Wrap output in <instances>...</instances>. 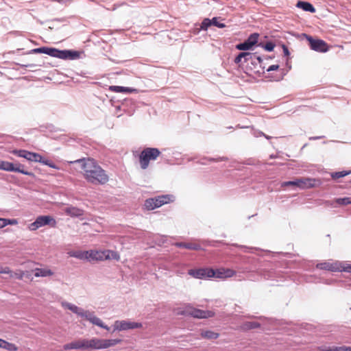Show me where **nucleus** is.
<instances>
[{"instance_id": "423d86ee", "label": "nucleus", "mask_w": 351, "mask_h": 351, "mask_svg": "<svg viewBox=\"0 0 351 351\" xmlns=\"http://www.w3.org/2000/svg\"><path fill=\"white\" fill-rule=\"evenodd\" d=\"M321 181L318 179L311 178H301L293 181L284 182L281 184L282 187L295 186L300 189H307L318 186Z\"/></svg>"}, {"instance_id": "9d476101", "label": "nucleus", "mask_w": 351, "mask_h": 351, "mask_svg": "<svg viewBox=\"0 0 351 351\" xmlns=\"http://www.w3.org/2000/svg\"><path fill=\"white\" fill-rule=\"evenodd\" d=\"M170 202H173V196L161 195L147 199L145 202V206L147 210H150L158 208Z\"/></svg>"}, {"instance_id": "ea45409f", "label": "nucleus", "mask_w": 351, "mask_h": 351, "mask_svg": "<svg viewBox=\"0 0 351 351\" xmlns=\"http://www.w3.org/2000/svg\"><path fill=\"white\" fill-rule=\"evenodd\" d=\"M274 47H275L274 44H273L271 42H269L265 44V45L264 46V48L265 50H267L268 51H271L274 50Z\"/></svg>"}, {"instance_id": "c03bdc74", "label": "nucleus", "mask_w": 351, "mask_h": 351, "mask_svg": "<svg viewBox=\"0 0 351 351\" xmlns=\"http://www.w3.org/2000/svg\"><path fill=\"white\" fill-rule=\"evenodd\" d=\"M251 56H243V58L245 59V62H247V60H249V58H251Z\"/></svg>"}, {"instance_id": "1a4fd4ad", "label": "nucleus", "mask_w": 351, "mask_h": 351, "mask_svg": "<svg viewBox=\"0 0 351 351\" xmlns=\"http://www.w3.org/2000/svg\"><path fill=\"white\" fill-rule=\"evenodd\" d=\"M45 54L60 59H75L79 56L78 52L69 50H58L55 48L46 47Z\"/></svg>"}, {"instance_id": "cd10ccee", "label": "nucleus", "mask_w": 351, "mask_h": 351, "mask_svg": "<svg viewBox=\"0 0 351 351\" xmlns=\"http://www.w3.org/2000/svg\"><path fill=\"white\" fill-rule=\"evenodd\" d=\"M18 223V221L15 219H4L0 218V228H4L7 225H16Z\"/></svg>"}, {"instance_id": "c756f323", "label": "nucleus", "mask_w": 351, "mask_h": 351, "mask_svg": "<svg viewBox=\"0 0 351 351\" xmlns=\"http://www.w3.org/2000/svg\"><path fill=\"white\" fill-rule=\"evenodd\" d=\"M350 173H351V171H341L334 172V173H331V177L332 179L337 180L340 178H343L346 176H348Z\"/></svg>"}, {"instance_id": "58836bf2", "label": "nucleus", "mask_w": 351, "mask_h": 351, "mask_svg": "<svg viewBox=\"0 0 351 351\" xmlns=\"http://www.w3.org/2000/svg\"><path fill=\"white\" fill-rule=\"evenodd\" d=\"M12 275H13V276L12 278L15 277L19 280H22L24 276V272L23 271L20 270L18 272H15V273L12 272Z\"/></svg>"}, {"instance_id": "dca6fc26", "label": "nucleus", "mask_w": 351, "mask_h": 351, "mask_svg": "<svg viewBox=\"0 0 351 351\" xmlns=\"http://www.w3.org/2000/svg\"><path fill=\"white\" fill-rule=\"evenodd\" d=\"M258 36L259 35L256 33L251 34L245 42L237 45V48L243 51L251 49L252 46L257 43Z\"/></svg>"}, {"instance_id": "a878e982", "label": "nucleus", "mask_w": 351, "mask_h": 351, "mask_svg": "<svg viewBox=\"0 0 351 351\" xmlns=\"http://www.w3.org/2000/svg\"><path fill=\"white\" fill-rule=\"evenodd\" d=\"M109 90L115 93H131L132 90L128 87H123L119 86H111Z\"/></svg>"}, {"instance_id": "c85d7f7f", "label": "nucleus", "mask_w": 351, "mask_h": 351, "mask_svg": "<svg viewBox=\"0 0 351 351\" xmlns=\"http://www.w3.org/2000/svg\"><path fill=\"white\" fill-rule=\"evenodd\" d=\"M323 351H351V347L349 346H332L329 347Z\"/></svg>"}, {"instance_id": "f8f14e48", "label": "nucleus", "mask_w": 351, "mask_h": 351, "mask_svg": "<svg viewBox=\"0 0 351 351\" xmlns=\"http://www.w3.org/2000/svg\"><path fill=\"white\" fill-rule=\"evenodd\" d=\"M24 166L19 163H12L7 161L0 160V169L7 171L19 172L24 175L33 176V173L23 169Z\"/></svg>"}, {"instance_id": "393cba45", "label": "nucleus", "mask_w": 351, "mask_h": 351, "mask_svg": "<svg viewBox=\"0 0 351 351\" xmlns=\"http://www.w3.org/2000/svg\"><path fill=\"white\" fill-rule=\"evenodd\" d=\"M1 345L0 348H4L8 351H16L18 350V348L15 344L9 343L3 339H2Z\"/></svg>"}, {"instance_id": "412c9836", "label": "nucleus", "mask_w": 351, "mask_h": 351, "mask_svg": "<svg viewBox=\"0 0 351 351\" xmlns=\"http://www.w3.org/2000/svg\"><path fill=\"white\" fill-rule=\"evenodd\" d=\"M184 247L186 249L191 250H201V246L199 244L193 242H177V247Z\"/></svg>"}, {"instance_id": "f704fd0d", "label": "nucleus", "mask_w": 351, "mask_h": 351, "mask_svg": "<svg viewBox=\"0 0 351 351\" xmlns=\"http://www.w3.org/2000/svg\"><path fill=\"white\" fill-rule=\"evenodd\" d=\"M27 152V150H24V149L14 150L12 152V153L16 155L17 156L22 157V158H26Z\"/></svg>"}, {"instance_id": "72a5a7b5", "label": "nucleus", "mask_w": 351, "mask_h": 351, "mask_svg": "<svg viewBox=\"0 0 351 351\" xmlns=\"http://www.w3.org/2000/svg\"><path fill=\"white\" fill-rule=\"evenodd\" d=\"M212 25V20L209 19H205L201 25V28L206 30Z\"/></svg>"}, {"instance_id": "39448f33", "label": "nucleus", "mask_w": 351, "mask_h": 351, "mask_svg": "<svg viewBox=\"0 0 351 351\" xmlns=\"http://www.w3.org/2000/svg\"><path fill=\"white\" fill-rule=\"evenodd\" d=\"M120 260V255L117 252L105 250H88L87 261H103L106 260Z\"/></svg>"}, {"instance_id": "79ce46f5", "label": "nucleus", "mask_w": 351, "mask_h": 351, "mask_svg": "<svg viewBox=\"0 0 351 351\" xmlns=\"http://www.w3.org/2000/svg\"><path fill=\"white\" fill-rule=\"evenodd\" d=\"M279 68V66L278 64H273L269 66L267 69V71H276L278 70Z\"/></svg>"}, {"instance_id": "f3484780", "label": "nucleus", "mask_w": 351, "mask_h": 351, "mask_svg": "<svg viewBox=\"0 0 351 351\" xmlns=\"http://www.w3.org/2000/svg\"><path fill=\"white\" fill-rule=\"evenodd\" d=\"M311 49L318 52H326L328 49L327 44L322 40H315L311 37L308 38Z\"/></svg>"}, {"instance_id": "b1692460", "label": "nucleus", "mask_w": 351, "mask_h": 351, "mask_svg": "<svg viewBox=\"0 0 351 351\" xmlns=\"http://www.w3.org/2000/svg\"><path fill=\"white\" fill-rule=\"evenodd\" d=\"M25 159H27L29 161L38 162L41 163L43 157L41 155L37 153L30 152L27 151Z\"/></svg>"}, {"instance_id": "bb28decb", "label": "nucleus", "mask_w": 351, "mask_h": 351, "mask_svg": "<svg viewBox=\"0 0 351 351\" xmlns=\"http://www.w3.org/2000/svg\"><path fill=\"white\" fill-rule=\"evenodd\" d=\"M88 251H76L70 253V256L81 260H87Z\"/></svg>"}, {"instance_id": "6e6552de", "label": "nucleus", "mask_w": 351, "mask_h": 351, "mask_svg": "<svg viewBox=\"0 0 351 351\" xmlns=\"http://www.w3.org/2000/svg\"><path fill=\"white\" fill-rule=\"evenodd\" d=\"M190 315L195 318L206 319L212 317L215 315L214 312L211 311H203L201 309L195 308L191 306H187L184 311L177 309V315Z\"/></svg>"}, {"instance_id": "20e7f679", "label": "nucleus", "mask_w": 351, "mask_h": 351, "mask_svg": "<svg viewBox=\"0 0 351 351\" xmlns=\"http://www.w3.org/2000/svg\"><path fill=\"white\" fill-rule=\"evenodd\" d=\"M161 152L158 148H144L138 156V161L141 168L142 169H147L149 166V163L152 161L157 160Z\"/></svg>"}, {"instance_id": "4468645a", "label": "nucleus", "mask_w": 351, "mask_h": 351, "mask_svg": "<svg viewBox=\"0 0 351 351\" xmlns=\"http://www.w3.org/2000/svg\"><path fill=\"white\" fill-rule=\"evenodd\" d=\"M142 327V324L138 322H133L128 320L116 321L114 324V330H126L129 329L140 328Z\"/></svg>"}, {"instance_id": "aec40b11", "label": "nucleus", "mask_w": 351, "mask_h": 351, "mask_svg": "<svg viewBox=\"0 0 351 351\" xmlns=\"http://www.w3.org/2000/svg\"><path fill=\"white\" fill-rule=\"evenodd\" d=\"M36 277H47L53 275V272L49 268H36L34 269Z\"/></svg>"}, {"instance_id": "c9c22d12", "label": "nucleus", "mask_w": 351, "mask_h": 351, "mask_svg": "<svg viewBox=\"0 0 351 351\" xmlns=\"http://www.w3.org/2000/svg\"><path fill=\"white\" fill-rule=\"evenodd\" d=\"M0 274H10V277H12V271L8 267H2L0 265Z\"/></svg>"}, {"instance_id": "e433bc0d", "label": "nucleus", "mask_w": 351, "mask_h": 351, "mask_svg": "<svg viewBox=\"0 0 351 351\" xmlns=\"http://www.w3.org/2000/svg\"><path fill=\"white\" fill-rule=\"evenodd\" d=\"M41 163L45 165H47L53 169H59L57 165H56L53 162H52L48 160H45V159L43 158Z\"/></svg>"}, {"instance_id": "7c9ffc66", "label": "nucleus", "mask_w": 351, "mask_h": 351, "mask_svg": "<svg viewBox=\"0 0 351 351\" xmlns=\"http://www.w3.org/2000/svg\"><path fill=\"white\" fill-rule=\"evenodd\" d=\"M259 326H260V324L257 322H249L245 323L243 325L242 328L245 330H249V329L256 328H258Z\"/></svg>"}, {"instance_id": "a18cd8bd", "label": "nucleus", "mask_w": 351, "mask_h": 351, "mask_svg": "<svg viewBox=\"0 0 351 351\" xmlns=\"http://www.w3.org/2000/svg\"><path fill=\"white\" fill-rule=\"evenodd\" d=\"M257 60L259 61V62H261L262 61V60H261V57H258V58H257Z\"/></svg>"}, {"instance_id": "f03ea898", "label": "nucleus", "mask_w": 351, "mask_h": 351, "mask_svg": "<svg viewBox=\"0 0 351 351\" xmlns=\"http://www.w3.org/2000/svg\"><path fill=\"white\" fill-rule=\"evenodd\" d=\"M62 306L64 308L71 311L73 313L77 314L81 317L84 318L86 320L90 322L92 324L96 325L99 327L106 329L108 330H109V328L106 325H104L102 320L100 318L95 316L93 312L84 311V309L77 306L76 305L66 302H62Z\"/></svg>"}, {"instance_id": "473e14b6", "label": "nucleus", "mask_w": 351, "mask_h": 351, "mask_svg": "<svg viewBox=\"0 0 351 351\" xmlns=\"http://www.w3.org/2000/svg\"><path fill=\"white\" fill-rule=\"evenodd\" d=\"M252 53L249 52H241L234 59V62L236 64H239L241 62V60L243 58V56H251Z\"/></svg>"}, {"instance_id": "37998d69", "label": "nucleus", "mask_w": 351, "mask_h": 351, "mask_svg": "<svg viewBox=\"0 0 351 351\" xmlns=\"http://www.w3.org/2000/svg\"><path fill=\"white\" fill-rule=\"evenodd\" d=\"M282 49H283V53H284L285 56H289V49H288L287 46L283 45H282Z\"/></svg>"}, {"instance_id": "f257e3e1", "label": "nucleus", "mask_w": 351, "mask_h": 351, "mask_svg": "<svg viewBox=\"0 0 351 351\" xmlns=\"http://www.w3.org/2000/svg\"><path fill=\"white\" fill-rule=\"evenodd\" d=\"M78 162L81 163L82 173L88 182L104 185L108 182V176L95 160L88 158Z\"/></svg>"}, {"instance_id": "5701e85b", "label": "nucleus", "mask_w": 351, "mask_h": 351, "mask_svg": "<svg viewBox=\"0 0 351 351\" xmlns=\"http://www.w3.org/2000/svg\"><path fill=\"white\" fill-rule=\"evenodd\" d=\"M200 335L204 339H216L219 337V334L211 330H202Z\"/></svg>"}, {"instance_id": "a211bd4d", "label": "nucleus", "mask_w": 351, "mask_h": 351, "mask_svg": "<svg viewBox=\"0 0 351 351\" xmlns=\"http://www.w3.org/2000/svg\"><path fill=\"white\" fill-rule=\"evenodd\" d=\"M64 350H86V339H79L64 345Z\"/></svg>"}, {"instance_id": "9b49d317", "label": "nucleus", "mask_w": 351, "mask_h": 351, "mask_svg": "<svg viewBox=\"0 0 351 351\" xmlns=\"http://www.w3.org/2000/svg\"><path fill=\"white\" fill-rule=\"evenodd\" d=\"M49 225L51 227H55L56 225V220L51 216L43 215L39 216L36 218L34 222L29 225V229L32 231L36 230L40 227Z\"/></svg>"}, {"instance_id": "ddd939ff", "label": "nucleus", "mask_w": 351, "mask_h": 351, "mask_svg": "<svg viewBox=\"0 0 351 351\" xmlns=\"http://www.w3.org/2000/svg\"><path fill=\"white\" fill-rule=\"evenodd\" d=\"M189 275L198 279L211 278L213 275V269L210 267H202L191 269L188 271Z\"/></svg>"}, {"instance_id": "4c0bfd02", "label": "nucleus", "mask_w": 351, "mask_h": 351, "mask_svg": "<svg viewBox=\"0 0 351 351\" xmlns=\"http://www.w3.org/2000/svg\"><path fill=\"white\" fill-rule=\"evenodd\" d=\"M212 25L220 28H223L226 26L223 23L219 22L217 18L215 17L212 19Z\"/></svg>"}, {"instance_id": "2eb2a0df", "label": "nucleus", "mask_w": 351, "mask_h": 351, "mask_svg": "<svg viewBox=\"0 0 351 351\" xmlns=\"http://www.w3.org/2000/svg\"><path fill=\"white\" fill-rule=\"evenodd\" d=\"M213 275L212 278L220 279H226L236 275V271L232 269L220 267L216 269H213Z\"/></svg>"}, {"instance_id": "6ab92c4d", "label": "nucleus", "mask_w": 351, "mask_h": 351, "mask_svg": "<svg viewBox=\"0 0 351 351\" xmlns=\"http://www.w3.org/2000/svg\"><path fill=\"white\" fill-rule=\"evenodd\" d=\"M64 210L66 215L71 217H80L84 215L82 209L74 206H68Z\"/></svg>"}, {"instance_id": "7ed1b4c3", "label": "nucleus", "mask_w": 351, "mask_h": 351, "mask_svg": "<svg viewBox=\"0 0 351 351\" xmlns=\"http://www.w3.org/2000/svg\"><path fill=\"white\" fill-rule=\"evenodd\" d=\"M122 341L120 339H105L93 337L86 339V350H101L114 346Z\"/></svg>"}, {"instance_id": "0eeeda50", "label": "nucleus", "mask_w": 351, "mask_h": 351, "mask_svg": "<svg viewBox=\"0 0 351 351\" xmlns=\"http://www.w3.org/2000/svg\"><path fill=\"white\" fill-rule=\"evenodd\" d=\"M317 268L330 271L332 272L335 271H347L351 273V265L341 263L337 261H327L317 265Z\"/></svg>"}, {"instance_id": "a19ab883", "label": "nucleus", "mask_w": 351, "mask_h": 351, "mask_svg": "<svg viewBox=\"0 0 351 351\" xmlns=\"http://www.w3.org/2000/svg\"><path fill=\"white\" fill-rule=\"evenodd\" d=\"M32 51L36 53H45V47L34 49Z\"/></svg>"}, {"instance_id": "4be33fe9", "label": "nucleus", "mask_w": 351, "mask_h": 351, "mask_svg": "<svg viewBox=\"0 0 351 351\" xmlns=\"http://www.w3.org/2000/svg\"><path fill=\"white\" fill-rule=\"evenodd\" d=\"M296 5L298 8H301L306 12H310L311 13H314L315 12V8L313 6L311 3L308 2L300 1L297 3Z\"/></svg>"}, {"instance_id": "2f4dec72", "label": "nucleus", "mask_w": 351, "mask_h": 351, "mask_svg": "<svg viewBox=\"0 0 351 351\" xmlns=\"http://www.w3.org/2000/svg\"><path fill=\"white\" fill-rule=\"evenodd\" d=\"M335 202L339 205L351 204V197H346L342 198H337L335 199Z\"/></svg>"}]
</instances>
